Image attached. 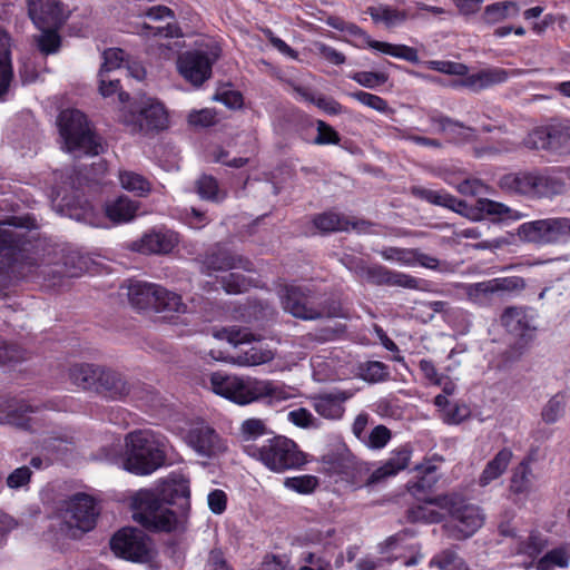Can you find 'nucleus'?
Segmentation results:
<instances>
[{
    "mask_svg": "<svg viewBox=\"0 0 570 570\" xmlns=\"http://www.w3.org/2000/svg\"><path fill=\"white\" fill-rule=\"evenodd\" d=\"M189 482L174 475L156 490L141 489L131 498L132 518L141 527L155 532L184 529L190 509Z\"/></svg>",
    "mask_w": 570,
    "mask_h": 570,
    "instance_id": "obj_1",
    "label": "nucleus"
},
{
    "mask_svg": "<svg viewBox=\"0 0 570 570\" xmlns=\"http://www.w3.org/2000/svg\"><path fill=\"white\" fill-rule=\"evenodd\" d=\"M31 227L35 220L28 216L0 222V287L12 277H28L33 268L50 263L39 257L38 244L27 239Z\"/></svg>",
    "mask_w": 570,
    "mask_h": 570,
    "instance_id": "obj_2",
    "label": "nucleus"
},
{
    "mask_svg": "<svg viewBox=\"0 0 570 570\" xmlns=\"http://www.w3.org/2000/svg\"><path fill=\"white\" fill-rule=\"evenodd\" d=\"M208 379L214 393L239 405L262 400H266L268 404H277L292 396L285 386L267 380L230 375L224 372H214Z\"/></svg>",
    "mask_w": 570,
    "mask_h": 570,
    "instance_id": "obj_3",
    "label": "nucleus"
},
{
    "mask_svg": "<svg viewBox=\"0 0 570 570\" xmlns=\"http://www.w3.org/2000/svg\"><path fill=\"white\" fill-rule=\"evenodd\" d=\"M410 193L415 198L425 200L432 205L449 208L472 220H482L485 217L499 219L520 220L527 215L488 198L479 197L474 205L458 199L445 190H433L422 186H413Z\"/></svg>",
    "mask_w": 570,
    "mask_h": 570,
    "instance_id": "obj_4",
    "label": "nucleus"
},
{
    "mask_svg": "<svg viewBox=\"0 0 570 570\" xmlns=\"http://www.w3.org/2000/svg\"><path fill=\"white\" fill-rule=\"evenodd\" d=\"M167 439L151 430H137L126 436L124 468L147 475L164 465Z\"/></svg>",
    "mask_w": 570,
    "mask_h": 570,
    "instance_id": "obj_5",
    "label": "nucleus"
},
{
    "mask_svg": "<svg viewBox=\"0 0 570 570\" xmlns=\"http://www.w3.org/2000/svg\"><path fill=\"white\" fill-rule=\"evenodd\" d=\"M433 502L448 513L449 519L442 528L452 540H466L484 524L483 510L458 494L439 495Z\"/></svg>",
    "mask_w": 570,
    "mask_h": 570,
    "instance_id": "obj_6",
    "label": "nucleus"
},
{
    "mask_svg": "<svg viewBox=\"0 0 570 570\" xmlns=\"http://www.w3.org/2000/svg\"><path fill=\"white\" fill-rule=\"evenodd\" d=\"M245 451L275 473L302 469L307 462L306 454L298 445L283 435L274 436L261 446L246 445Z\"/></svg>",
    "mask_w": 570,
    "mask_h": 570,
    "instance_id": "obj_7",
    "label": "nucleus"
},
{
    "mask_svg": "<svg viewBox=\"0 0 570 570\" xmlns=\"http://www.w3.org/2000/svg\"><path fill=\"white\" fill-rule=\"evenodd\" d=\"M498 186L505 194L530 198L551 197L566 190V183L561 177L539 171L504 174L500 177Z\"/></svg>",
    "mask_w": 570,
    "mask_h": 570,
    "instance_id": "obj_8",
    "label": "nucleus"
},
{
    "mask_svg": "<svg viewBox=\"0 0 570 570\" xmlns=\"http://www.w3.org/2000/svg\"><path fill=\"white\" fill-rule=\"evenodd\" d=\"M57 121L67 151L98 155L102 150L98 137L90 129L85 114L80 110H62Z\"/></svg>",
    "mask_w": 570,
    "mask_h": 570,
    "instance_id": "obj_9",
    "label": "nucleus"
},
{
    "mask_svg": "<svg viewBox=\"0 0 570 570\" xmlns=\"http://www.w3.org/2000/svg\"><path fill=\"white\" fill-rule=\"evenodd\" d=\"M278 294L284 311L296 318L317 320L334 315L325 296L309 286L287 284L279 289Z\"/></svg>",
    "mask_w": 570,
    "mask_h": 570,
    "instance_id": "obj_10",
    "label": "nucleus"
},
{
    "mask_svg": "<svg viewBox=\"0 0 570 570\" xmlns=\"http://www.w3.org/2000/svg\"><path fill=\"white\" fill-rule=\"evenodd\" d=\"M220 47L209 41L179 55L177 69L181 77L194 87H200L212 77L213 65L220 57Z\"/></svg>",
    "mask_w": 570,
    "mask_h": 570,
    "instance_id": "obj_11",
    "label": "nucleus"
},
{
    "mask_svg": "<svg viewBox=\"0 0 570 570\" xmlns=\"http://www.w3.org/2000/svg\"><path fill=\"white\" fill-rule=\"evenodd\" d=\"M97 515L95 500L88 494L77 493L60 510V531L70 538H79L95 527Z\"/></svg>",
    "mask_w": 570,
    "mask_h": 570,
    "instance_id": "obj_12",
    "label": "nucleus"
},
{
    "mask_svg": "<svg viewBox=\"0 0 570 570\" xmlns=\"http://www.w3.org/2000/svg\"><path fill=\"white\" fill-rule=\"evenodd\" d=\"M120 121L132 134H151L168 127V115L164 105L154 99L146 98L131 110H122Z\"/></svg>",
    "mask_w": 570,
    "mask_h": 570,
    "instance_id": "obj_13",
    "label": "nucleus"
},
{
    "mask_svg": "<svg viewBox=\"0 0 570 570\" xmlns=\"http://www.w3.org/2000/svg\"><path fill=\"white\" fill-rule=\"evenodd\" d=\"M520 240L539 246L567 243L570 239V218L556 217L521 224L517 229Z\"/></svg>",
    "mask_w": 570,
    "mask_h": 570,
    "instance_id": "obj_14",
    "label": "nucleus"
},
{
    "mask_svg": "<svg viewBox=\"0 0 570 570\" xmlns=\"http://www.w3.org/2000/svg\"><path fill=\"white\" fill-rule=\"evenodd\" d=\"M110 549L117 557L138 563L151 561L155 554L151 539L137 528L117 531L110 539Z\"/></svg>",
    "mask_w": 570,
    "mask_h": 570,
    "instance_id": "obj_15",
    "label": "nucleus"
},
{
    "mask_svg": "<svg viewBox=\"0 0 570 570\" xmlns=\"http://www.w3.org/2000/svg\"><path fill=\"white\" fill-rule=\"evenodd\" d=\"M179 243V235L168 228H153L138 240L132 242L131 249L141 254L167 255Z\"/></svg>",
    "mask_w": 570,
    "mask_h": 570,
    "instance_id": "obj_16",
    "label": "nucleus"
},
{
    "mask_svg": "<svg viewBox=\"0 0 570 570\" xmlns=\"http://www.w3.org/2000/svg\"><path fill=\"white\" fill-rule=\"evenodd\" d=\"M353 396L347 390L334 389L320 392L309 397L311 405L315 412L326 420H340L345 413V402Z\"/></svg>",
    "mask_w": 570,
    "mask_h": 570,
    "instance_id": "obj_17",
    "label": "nucleus"
},
{
    "mask_svg": "<svg viewBox=\"0 0 570 570\" xmlns=\"http://www.w3.org/2000/svg\"><path fill=\"white\" fill-rule=\"evenodd\" d=\"M187 444L199 455L212 458L225 451L226 446L216 431L209 425H196L186 435Z\"/></svg>",
    "mask_w": 570,
    "mask_h": 570,
    "instance_id": "obj_18",
    "label": "nucleus"
},
{
    "mask_svg": "<svg viewBox=\"0 0 570 570\" xmlns=\"http://www.w3.org/2000/svg\"><path fill=\"white\" fill-rule=\"evenodd\" d=\"M362 278L377 286H399L409 289H419L421 284V279L416 277L387 269L382 265H367Z\"/></svg>",
    "mask_w": 570,
    "mask_h": 570,
    "instance_id": "obj_19",
    "label": "nucleus"
},
{
    "mask_svg": "<svg viewBox=\"0 0 570 570\" xmlns=\"http://www.w3.org/2000/svg\"><path fill=\"white\" fill-rule=\"evenodd\" d=\"M537 313L533 308L522 306L507 307L501 315V324L517 337H524L537 330Z\"/></svg>",
    "mask_w": 570,
    "mask_h": 570,
    "instance_id": "obj_20",
    "label": "nucleus"
},
{
    "mask_svg": "<svg viewBox=\"0 0 570 570\" xmlns=\"http://www.w3.org/2000/svg\"><path fill=\"white\" fill-rule=\"evenodd\" d=\"M28 13L39 28L60 24L65 19L63 6L58 0H27Z\"/></svg>",
    "mask_w": 570,
    "mask_h": 570,
    "instance_id": "obj_21",
    "label": "nucleus"
},
{
    "mask_svg": "<svg viewBox=\"0 0 570 570\" xmlns=\"http://www.w3.org/2000/svg\"><path fill=\"white\" fill-rule=\"evenodd\" d=\"M131 385L126 377L111 368L100 366L96 392L110 400H121L130 394Z\"/></svg>",
    "mask_w": 570,
    "mask_h": 570,
    "instance_id": "obj_22",
    "label": "nucleus"
},
{
    "mask_svg": "<svg viewBox=\"0 0 570 570\" xmlns=\"http://www.w3.org/2000/svg\"><path fill=\"white\" fill-rule=\"evenodd\" d=\"M405 533H397L387 538L381 546V552L389 554V562L403 560L404 566L411 567L417 564L421 556L413 546H404Z\"/></svg>",
    "mask_w": 570,
    "mask_h": 570,
    "instance_id": "obj_23",
    "label": "nucleus"
},
{
    "mask_svg": "<svg viewBox=\"0 0 570 570\" xmlns=\"http://www.w3.org/2000/svg\"><path fill=\"white\" fill-rule=\"evenodd\" d=\"M515 71H509L499 67L482 69L475 73L468 75L460 82L473 91H480L489 87L505 82Z\"/></svg>",
    "mask_w": 570,
    "mask_h": 570,
    "instance_id": "obj_24",
    "label": "nucleus"
},
{
    "mask_svg": "<svg viewBox=\"0 0 570 570\" xmlns=\"http://www.w3.org/2000/svg\"><path fill=\"white\" fill-rule=\"evenodd\" d=\"M377 469L372 470L370 464L355 459L343 482L355 491L362 488H371L381 483Z\"/></svg>",
    "mask_w": 570,
    "mask_h": 570,
    "instance_id": "obj_25",
    "label": "nucleus"
},
{
    "mask_svg": "<svg viewBox=\"0 0 570 570\" xmlns=\"http://www.w3.org/2000/svg\"><path fill=\"white\" fill-rule=\"evenodd\" d=\"M204 264L209 271H227L233 268H243L245 271L253 269V265L248 259L242 256H235L223 248L213 249L206 256Z\"/></svg>",
    "mask_w": 570,
    "mask_h": 570,
    "instance_id": "obj_26",
    "label": "nucleus"
},
{
    "mask_svg": "<svg viewBox=\"0 0 570 570\" xmlns=\"http://www.w3.org/2000/svg\"><path fill=\"white\" fill-rule=\"evenodd\" d=\"M139 208V204L127 196H119L107 200L104 205L106 217L114 224H125L132 220Z\"/></svg>",
    "mask_w": 570,
    "mask_h": 570,
    "instance_id": "obj_27",
    "label": "nucleus"
},
{
    "mask_svg": "<svg viewBox=\"0 0 570 570\" xmlns=\"http://www.w3.org/2000/svg\"><path fill=\"white\" fill-rule=\"evenodd\" d=\"M513 458V453L509 448L501 449L491 459L482 470L478 484L481 488L488 487L491 482L499 479L507 471L511 460Z\"/></svg>",
    "mask_w": 570,
    "mask_h": 570,
    "instance_id": "obj_28",
    "label": "nucleus"
},
{
    "mask_svg": "<svg viewBox=\"0 0 570 570\" xmlns=\"http://www.w3.org/2000/svg\"><path fill=\"white\" fill-rule=\"evenodd\" d=\"M158 286L151 283L132 282L128 286L130 304L138 309L153 308L157 302Z\"/></svg>",
    "mask_w": 570,
    "mask_h": 570,
    "instance_id": "obj_29",
    "label": "nucleus"
},
{
    "mask_svg": "<svg viewBox=\"0 0 570 570\" xmlns=\"http://www.w3.org/2000/svg\"><path fill=\"white\" fill-rule=\"evenodd\" d=\"M532 458H524L513 470L510 490L514 494L528 495L533 487L534 474L531 469Z\"/></svg>",
    "mask_w": 570,
    "mask_h": 570,
    "instance_id": "obj_30",
    "label": "nucleus"
},
{
    "mask_svg": "<svg viewBox=\"0 0 570 570\" xmlns=\"http://www.w3.org/2000/svg\"><path fill=\"white\" fill-rule=\"evenodd\" d=\"M36 409L24 401H19L14 405L10 404L8 411L0 415V424H11L24 430H35L31 424V417L27 413H33Z\"/></svg>",
    "mask_w": 570,
    "mask_h": 570,
    "instance_id": "obj_31",
    "label": "nucleus"
},
{
    "mask_svg": "<svg viewBox=\"0 0 570 570\" xmlns=\"http://www.w3.org/2000/svg\"><path fill=\"white\" fill-rule=\"evenodd\" d=\"M412 450L409 445H403L392 452L391 458L380 468H377V472L380 473L381 481L395 475L400 471L407 468L410 459H411Z\"/></svg>",
    "mask_w": 570,
    "mask_h": 570,
    "instance_id": "obj_32",
    "label": "nucleus"
},
{
    "mask_svg": "<svg viewBox=\"0 0 570 570\" xmlns=\"http://www.w3.org/2000/svg\"><path fill=\"white\" fill-rule=\"evenodd\" d=\"M8 33L0 28V99L7 94L12 79Z\"/></svg>",
    "mask_w": 570,
    "mask_h": 570,
    "instance_id": "obj_33",
    "label": "nucleus"
},
{
    "mask_svg": "<svg viewBox=\"0 0 570 570\" xmlns=\"http://www.w3.org/2000/svg\"><path fill=\"white\" fill-rule=\"evenodd\" d=\"M100 366L92 364H77L70 367L69 377L77 386L83 390L96 391Z\"/></svg>",
    "mask_w": 570,
    "mask_h": 570,
    "instance_id": "obj_34",
    "label": "nucleus"
},
{
    "mask_svg": "<svg viewBox=\"0 0 570 570\" xmlns=\"http://www.w3.org/2000/svg\"><path fill=\"white\" fill-rule=\"evenodd\" d=\"M355 459L350 452L328 454L323 459L324 470L328 475L343 481Z\"/></svg>",
    "mask_w": 570,
    "mask_h": 570,
    "instance_id": "obj_35",
    "label": "nucleus"
},
{
    "mask_svg": "<svg viewBox=\"0 0 570 570\" xmlns=\"http://www.w3.org/2000/svg\"><path fill=\"white\" fill-rule=\"evenodd\" d=\"M366 12L371 16L374 22H383L387 28L402 24L407 19L405 10H399L390 6L368 7Z\"/></svg>",
    "mask_w": 570,
    "mask_h": 570,
    "instance_id": "obj_36",
    "label": "nucleus"
},
{
    "mask_svg": "<svg viewBox=\"0 0 570 570\" xmlns=\"http://www.w3.org/2000/svg\"><path fill=\"white\" fill-rule=\"evenodd\" d=\"M118 178L124 189L138 197H146L151 191L150 181L138 173L121 170L119 171Z\"/></svg>",
    "mask_w": 570,
    "mask_h": 570,
    "instance_id": "obj_37",
    "label": "nucleus"
},
{
    "mask_svg": "<svg viewBox=\"0 0 570 570\" xmlns=\"http://www.w3.org/2000/svg\"><path fill=\"white\" fill-rule=\"evenodd\" d=\"M520 12V7L514 1H503L487 6L482 20L488 24L498 23L507 18L515 17Z\"/></svg>",
    "mask_w": 570,
    "mask_h": 570,
    "instance_id": "obj_38",
    "label": "nucleus"
},
{
    "mask_svg": "<svg viewBox=\"0 0 570 570\" xmlns=\"http://www.w3.org/2000/svg\"><path fill=\"white\" fill-rule=\"evenodd\" d=\"M273 358L274 353L271 350L250 346L249 348L240 351L234 355L232 361L234 364L239 366H256L267 363Z\"/></svg>",
    "mask_w": 570,
    "mask_h": 570,
    "instance_id": "obj_39",
    "label": "nucleus"
},
{
    "mask_svg": "<svg viewBox=\"0 0 570 570\" xmlns=\"http://www.w3.org/2000/svg\"><path fill=\"white\" fill-rule=\"evenodd\" d=\"M196 191L202 199L220 203L227 193L219 188L218 181L210 175H203L196 180Z\"/></svg>",
    "mask_w": 570,
    "mask_h": 570,
    "instance_id": "obj_40",
    "label": "nucleus"
},
{
    "mask_svg": "<svg viewBox=\"0 0 570 570\" xmlns=\"http://www.w3.org/2000/svg\"><path fill=\"white\" fill-rule=\"evenodd\" d=\"M314 226L322 233H334L348 229L345 217L334 212H325L313 218Z\"/></svg>",
    "mask_w": 570,
    "mask_h": 570,
    "instance_id": "obj_41",
    "label": "nucleus"
},
{
    "mask_svg": "<svg viewBox=\"0 0 570 570\" xmlns=\"http://www.w3.org/2000/svg\"><path fill=\"white\" fill-rule=\"evenodd\" d=\"M157 312L185 313L187 306L183 303L180 295L158 286L157 302L153 307Z\"/></svg>",
    "mask_w": 570,
    "mask_h": 570,
    "instance_id": "obj_42",
    "label": "nucleus"
},
{
    "mask_svg": "<svg viewBox=\"0 0 570 570\" xmlns=\"http://www.w3.org/2000/svg\"><path fill=\"white\" fill-rule=\"evenodd\" d=\"M568 395L564 392L554 394L543 406L541 416L547 424H553L566 413Z\"/></svg>",
    "mask_w": 570,
    "mask_h": 570,
    "instance_id": "obj_43",
    "label": "nucleus"
},
{
    "mask_svg": "<svg viewBox=\"0 0 570 570\" xmlns=\"http://www.w3.org/2000/svg\"><path fill=\"white\" fill-rule=\"evenodd\" d=\"M546 547V540L539 533H531L527 539L517 542L515 553L525 556L530 559L525 567L532 564L533 560L542 552Z\"/></svg>",
    "mask_w": 570,
    "mask_h": 570,
    "instance_id": "obj_44",
    "label": "nucleus"
},
{
    "mask_svg": "<svg viewBox=\"0 0 570 570\" xmlns=\"http://www.w3.org/2000/svg\"><path fill=\"white\" fill-rule=\"evenodd\" d=\"M570 553L566 546H561L548 551L537 562L538 570H551L553 567L567 568Z\"/></svg>",
    "mask_w": 570,
    "mask_h": 570,
    "instance_id": "obj_45",
    "label": "nucleus"
},
{
    "mask_svg": "<svg viewBox=\"0 0 570 570\" xmlns=\"http://www.w3.org/2000/svg\"><path fill=\"white\" fill-rule=\"evenodd\" d=\"M431 566L440 570H470L465 561L452 549H445L434 556Z\"/></svg>",
    "mask_w": 570,
    "mask_h": 570,
    "instance_id": "obj_46",
    "label": "nucleus"
},
{
    "mask_svg": "<svg viewBox=\"0 0 570 570\" xmlns=\"http://www.w3.org/2000/svg\"><path fill=\"white\" fill-rule=\"evenodd\" d=\"M372 48L375 50H379L383 53H386V55H390V56H393L396 58H402L410 62L419 61L417 51L414 48H411V47H407L404 45H391L387 42L379 41V42H373Z\"/></svg>",
    "mask_w": 570,
    "mask_h": 570,
    "instance_id": "obj_47",
    "label": "nucleus"
},
{
    "mask_svg": "<svg viewBox=\"0 0 570 570\" xmlns=\"http://www.w3.org/2000/svg\"><path fill=\"white\" fill-rule=\"evenodd\" d=\"M551 150L559 154H570V122L551 126Z\"/></svg>",
    "mask_w": 570,
    "mask_h": 570,
    "instance_id": "obj_48",
    "label": "nucleus"
},
{
    "mask_svg": "<svg viewBox=\"0 0 570 570\" xmlns=\"http://www.w3.org/2000/svg\"><path fill=\"white\" fill-rule=\"evenodd\" d=\"M320 482L315 475L305 474L291 476L284 480V487L299 494H311L318 487Z\"/></svg>",
    "mask_w": 570,
    "mask_h": 570,
    "instance_id": "obj_49",
    "label": "nucleus"
},
{
    "mask_svg": "<svg viewBox=\"0 0 570 570\" xmlns=\"http://www.w3.org/2000/svg\"><path fill=\"white\" fill-rule=\"evenodd\" d=\"M140 35L157 39H171L183 37L180 28L176 23L167 22L166 26H151L144 23L141 26Z\"/></svg>",
    "mask_w": 570,
    "mask_h": 570,
    "instance_id": "obj_50",
    "label": "nucleus"
},
{
    "mask_svg": "<svg viewBox=\"0 0 570 570\" xmlns=\"http://www.w3.org/2000/svg\"><path fill=\"white\" fill-rule=\"evenodd\" d=\"M363 380L377 383L386 381L390 376L389 366L379 361H368L360 366Z\"/></svg>",
    "mask_w": 570,
    "mask_h": 570,
    "instance_id": "obj_51",
    "label": "nucleus"
},
{
    "mask_svg": "<svg viewBox=\"0 0 570 570\" xmlns=\"http://www.w3.org/2000/svg\"><path fill=\"white\" fill-rule=\"evenodd\" d=\"M297 92L305 99L315 104L320 109L324 110L328 115H338L342 112V106L333 98L325 96H314L305 88H297Z\"/></svg>",
    "mask_w": 570,
    "mask_h": 570,
    "instance_id": "obj_52",
    "label": "nucleus"
},
{
    "mask_svg": "<svg viewBox=\"0 0 570 570\" xmlns=\"http://www.w3.org/2000/svg\"><path fill=\"white\" fill-rule=\"evenodd\" d=\"M465 294L472 303L483 305L489 301L490 296L494 294V288L490 279L466 285Z\"/></svg>",
    "mask_w": 570,
    "mask_h": 570,
    "instance_id": "obj_53",
    "label": "nucleus"
},
{
    "mask_svg": "<svg viewBox=\"0 0 570 570\" xmlns=\"http://www.w3.org/2000/svg\"><path fill=\"white\" fill-rule=\"evenodd\" d=\"M438 497L428 500L424 504H420L417 507H414L410 511V518L413 521H423L428 523H436L442 520V514L434 509H432V505H435V502H433Z\"/></svg>",
    "mask_w": 570,
    "mask_h": 570,
    "instance_id": "obj_54",
    "label": "nucleus"
},
{
    "mask_svg": "<svg viewBox=\"0 0 570 570\" xmlns=\"http://www.w3.org/2000/svg\"><path fill=\"white\" fill-rule=\"evenodd\" d=\"M40 30L41 33L36 38L38 49L45 55L57 52L61 45L58 32L50 29V27Z\"/></svg>",
    "mask_w": 570,
    "mask_h": 570,
    "instance_id": "obj_55",
    "label": "nucleus"
},
{
    "mask_svg": "<svg viewBox=\"0 0 570 570\" xmlns=\"http://www.w3.org/2000/svg\"><path fill=\"white\" fill-rule=\"evenodd\" d=\"M414 254L415 253L413 248H401L392 246L380 250V255L383 259L399 263L402 266H413Z\"/></svg>",
    "mask_w": 570,
    "mask_h": 570,
    "instance_id": "obj_56",
    "label": "nucleus"
},
{
    "mask_svg": "<svg viewBox=\"0 0 570 570\" xmlns=\"http://www.w3.org/2000/svg\"><path fill=\"white\" fill-rule=\"evenodd\" d=\"M220 284L227 294H240L250 286L249 279L240 273H229L222 277Z\"/></svg>",
    "mask_w": 570,
    "mask_h": 570,
    "instance_id": "obj_57",
    "label": "nucleus"
},
{
    "mask_svg": "<svg viewBox=\"0 0 570 570\" xmlns=\"http://www.w3.org/2000/svg\"><path fill=\"white\" fill-rule=\"evenodd\" d=\"M551 126L538 128L530 132L524 140L527 147L531 149H550L551 150Z\"/></svg>",
    "mask_w": 570,
    "mask_h": 570,
    "instance_id": "obj_58",
    "label": "nucleus"
},
{
    "mask_svg": "<svg viewBox=\"0 0 570 570\" xmlns=\"http://www.w3.org/2000/svg\"><path fill=\"white\" fill-rule=\"evenodd\" d=\"M32 476V470L22 465L14 469L6 479V484L9 489L19 490L28 488Z\"/></svg>",
    "mask_w": 570,
    "mask_h": 570,
    "instance_id": "obj_59",
    "label": "nucleus"
},
{
    "mask_svg": "<svg viewBox=\"0 0 570 570\" xmlns=\"http://www.w3.org/2000/svg\"><path fill=\"white\" fill-rule=\"evenodd\" d=\"M125 60V52L119 48H109L104 51V62L99 72L112 73L121 68Z\"/></svg>",
    "mask_w": 570,
    "mask_h": 570,
    "instance_id": "obj_60",
    "label": "nucleus"
},
{
    "mask_svg": "<svg viewBox=\"0 0 570 570\" xmlns=\"http://www.w3.org/2000/svg\"><path fill=\"white\" fill-rule=\"evenodd\" d=\"M350 96L361 102L362 105L372 108L379 112H387L389 111V105L385 99L381 98L380 96L366 92V91H355L351 92Z\"/></svg>",
    "mask_w": 570,
    "mask_h": 570,
    "instance_id": "obj_61",
    "label": "nucleus"
},
{
    "mask_svg": "<svg viewBox=\"0 0 570 570\" xmlns=\"http://www.w3.org/2000/svg\"><path fill=\"white\" fill-rule=\"evenodd\" d=\"M391 440V431L385 425H376L364 440V444L374 450L383 449Z\"/></svg>",
    "mask_w": 570,
    "mask_h": 570,
    "instance_id": "obj_62",
    "label": "nucleus"
},
{
    "mask_svg": "<svg viewBox=\"0 0 570 570\" xmlns=\"http://www.w3.org/2000/svg\"><path fill=\"white\" fill-rule=\"evenodd\" d=\"M288 421L303 429L318 428V420L305 407L291 411L287 414Z\"/></svg>",
    "mask_w": 570,
    "mask_h": 570,
    "instance_id": "obj_63",
    "label": "nucleus"
},
{
    "mask_svg": "<svg viewBox=\"0 0 570 570\" xmlns=\"http://www.w3.org/2000/svg\"><path fill=\"white\" fill-rule=\"evenodd\" d=\"M240 433L244 440H255L267 433L266 424L261 419H247L240 425Z\"/></svg>",
    "mask_w": 570,
    "mask_h": 570,
    "instance_id": "obj_64",
    "label": "nucleus"
}]
</instances>
